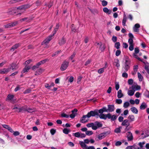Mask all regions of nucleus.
<instances>
[{
    "mask_svg": "<svg viewBox=\"0 0 149 149\" xmlns=\"http://www.w3.org/2000/svg\"><path fill=\"white\" fill-rule=\"evenodd\" d=\"M52 36H51L47 38L42 43V45H43L44 48H48L49 46L47 44L49 43V41L52 39Z\"/></svg>",
    "mask_w": 149,
    "mask_h": 149,
    "instance_id": "f257e3e1",
    "label": "nucleus"
},
{
    "mask_svg": "<svg viewBox=\"0 0 149 149\" xmlns=\"http://www.w3.org/2000/svg\"><path fill=\"white\" fill-rule=\"evenodd\" d=\"M69 62L66 61H64L62 64L60 68V69L62 71L66 70L68 66Z\"/></svg>",
    "mask_w": 149,
    "mask_h": 149,
    "instance_id": "f03ea898",
    "label": "nucleus"
},
{
    "mask_svg": "<svg viewBox=\"0 0 149 149\" xmlns=\"http://www.w3.org/2000/svg\"><path fill=\"white\" fill-rule=\"evenodd\" d=\"M87 114L89 118L91 116H94L99 115L98 113L97 110L91 111L90 112H88Z\"/></svg>",
    "mask_w": 149,
    "mask_h": 149,
    "instance_id": "7ed1b4c3",
    "label": "nucleus"
},
{
    "mask_svg": "<svg viewBox=\"0 0 149 149\" xmlns=\"http://www.w3.org/2000/svg\"><path fill=\"white\" fill-rule=\"evenodd\" d=\"M27 108H25L24 107H22L21 108H18L17 106H15L13 109L15 110V111L17 112H20L22 111H26Z\"/></svg>",
    "mask_w": 149,
    "mask_h": 149,
    "instance_id": "20e7f679",
    "label": "nucleus"
},
{
    "mask_svg": "<svg viewBox=\"0 0 149 149\" xmlns=\"http://www.w3.org/2000/svg\"><path fill=\"white\" fill-rule=\"evenodd\" d=\"M102 126V124L101 122L96 121L94 123V127L95 129L94 130H96L98 128L101 127Z\"/></svg>",
    "mask_w": 149,
    "mask_h": 149,
    "instance_id": "39448f33",
    "label": "nucleus"
},
{
    "mask_svg": "<svg viewBox=\"0 0 149 149\" xmlns=\"http://www.w3.org/2000/svg\"><path fill=\"white\" fill-rule=\"evenodd\" d=\"M89 117H88L87 114L86 115H84L83 116V117L81 119V121L82 123H85L87 122L88 120V118Z\"/></svg>",
    "mask_w": 149,
    "mask_h": 149,
    "instance_id": "423d86ee",
    "label": "nucleus"
},
{
    "mask_svg": "<svg viewBox=\"0 0 149 149\" xmlns=\"http://www.w3.org/2000/svg\"><path fill=\"white\" fill-rule=\"evenodd\" d=\"M30 6H31L29 5H23L17 7V9L21 10H23L24 11L26 9L29 8Z\"/></svg>",
    "mask_w": 149,
    "mask_h": 149,
    "instance_id": "0eeeda50",
    "label": "nucleus"
},
{
    "mask_svg": "<svg viewBox=\"0 0 149 149\" xmlns=\"http://www.w3.org/2000/svg\"><path fill=\"white\" fill-rule=\"evenodd\" d=\"M127 138L128 141H131L133 139V136L132 133L128 132L126 134Z\"/></svg>",
    "mask_w": 149,
    "mask_h": 149,
    "instance_id": "6e6552de",
    "label": "nucleus"
},
{
    "mask_svg": "<svg viewBox=\"0 0 149 149\" xmlns=\"http://www.w3.org/2000/svg\"><path fill=\"white\" fill-rule=\"evenodd\" d=\"M10 71V68H4L0 70V73L2 74H6Z\"/></svg>",
    "mask_w": 149,
    "mask_h": 149,
    "instance_id": "1a4fd4ad",
    "label": "nucleus"
},
{
    "mask_svg": "<svg viewBox=\"0 0 149 149\" xmlns=\"http://www.w3.org/2000/svg\"><path fill=\"white\" fill-rule=\"evenodd\" d=\"M121 125L127 127L130 125V123L128 120L126 119L123 121Z\"/></svg>",
    "mask_w": 149,
    "mask_h": 149,
    "instance_id": "9d476101",
    "label": "nucleus"
},
{
    "mask_svg": "<svg viewBox=\"0 0 149 149\" xmlns=\"http://www.w3.org/2000/svg\"><path fill=\"white\" fill-rule=\"evenodd\" d=\"M105 137V133H102L99 134L97 137V138H96L95 139L98 141L99 140H101Z\"/></svg>",
    "mask_w": 149,
    "mask_h": 149,
    "instance_id": "9b49d317",
    "label": "nucleus"
},
{
    "mask_svg": "<svg viewBox=\"0 0 149 149\" xmlns=\"http://www.w3.org/2000/svg\"><path fill=\"white\" fill-rule=\"evenodd\" d=\"M108 112H111L114 110V105H108Z\"/></svg>",
    "mask_w": 149,
    "mask_h": 149,
    "instance_id": "f8f14e48",
    "label": "nucleus"
},
{
    "mask_svg": "<svg viewBox=\"0 0 149 149\" xmlns=\"http://www.w3.org/2000/svg\"><path fill=\"white\" fill-rule=\"evenodd\" d=\"M79 144L83 149H86L88 146L85 144V143L83 141H79Z\"/></svg>",
    "mask_w": 149,
    "mask_h": 149,
    "instance_id": "ddd939ff",
    "label": "nucleus"
},
{
    "mask_svg": "<svg viewBox=\"0 0 149 149\" xmlns=\"http://www.w3.org/2000/svg\"><path fill=\"white\" fill-rule=\"evenodd\" d=\"M131 88L135 91H137L140 89L141 87L140 86L137 85H133L132 86Z\"/></svg>",
    "mask_w": 149,
    "mask_h": 149,
    "instance_id": "4468645a",
    "label": "nucleus"
},
{
    "mask_svg": "<svg viewBox=\"0 0 149 149\" xmlns=\"http://www.w3.org/2000/svg\"><path fill=\"white\" fill-rule=\"evenodd\" d=\"M140 27V25L139 24H136L133 27L134 31L135 32H139L138 28Z\"/></svg>",
    "mask_w": 149,
    "mask_h": 149,
    "instance_id": "2eb2a0df",
    "label": "nucleus"
},
{
    "mask_svg": "<svg viewBox=\"0 0 149 149\" xmlns=\"http://www.w3.org/2000/svg\"><path fill=\"white\" fill-rule=\"evenodd\" d=\"M77 111V110L76 109H74V110H72V113L70 115V117L72 118H74L75 116V114Z\"/></svg>",
    "mask_w": 149,
    "mask_h": 149,
    "instance_id": "dca6fc26",
    "label": "nucleus"
},
{
    "mask_svg": "<svg viewBox=\"0 0 149 149\" xmlns=\"http://www.w3.org/2000/svg\"><path fill=\"white\" fill-rule=\"evenodd\" d=\"M123 96V94L122 93L121 90H119L117 92V97L118 98H121Z\"/></svg>",
    "mask_w": 149,
    "mask_h": 149,
    "instance_id": "f3484780",
    "label": "nucleus"
},
{
    "mask_svg": "<svg viewBox=\"0 0 149 149\" xmlns=\"http://www.w3.org/2000/svg\"><path fill=\"white\" fill-rule=\"evenodd\" d=\"M125 65H130V60L128 57L125 56Z\"/></svg>",
    "mask_w": 149,
    "mask_h": 149,
    "instance_id": "a211bd4d",
    "label": "nucleus"
},
{
    "mask_svg": "<svg viewBox=\"0 0 149 149\" xmlns=\"http://www.w3.org/2000/svg\"><path fill=\"white\" fill-rule=\"evenodd\" d=\"M147 107V105L146 103L143 102L140 107V108L141 110H144Z\"/></svg>",
    "mask_w": 149,
    "mask_h": 149,
    "instance_id": "6ab92c4d",
    "label": "nucleus"
},
{
    "mask_svg": "<svg viewBox=\"0 0 149 149\" xmlns=\"http://www.w3.org/2000/svg\"><path fill=\"white\" fill-rule=\"evenodd\" d=\"M103 11L104 13L108 14H110L112 12L111 10L107 8L106 7L104 8H103Z\"/></svg>",
    "mask_w": 149,
    "mask_h": 149,
    "instance_id": "aec40b11",
    "label": "nucleus"
},
{
    "mask_svg": "<svg viewBox=\"0 0 149 149\" xmlns=\"http://www.w3.org/2000/svg\"><path fill=\"white\" fill-rule=\"evenodd\" d=\"M113 64L117 68H119L120 66V65L119 64V61L118 59H116L114 60Z\"/></svg>",
    "mask_w": 149,
    "mask_h": 149,
    "instance_id": "412c9836",
    "label": "nucleus"
},
{
    "mask_svg": "<svg viewBox=\"0 0 149 149\" xmlns=\"http://www.w3.org/2000/svg\"><path fill=\"white\" fill-rule=\"evenodd\" d=\"M30 68V67L29 66H26L23 69L22 72V73H24L26 72H27Z\"/></svg>",
    "mask_w": 149,
    "mask_h": 149,
    "instance_id": "4be33fe9",
    "label": "nucleus"
},
{
    "mask_svg": "<svg viewBox=\"0 0 149 149\" xmlns=\"http://www.w3.org/2000/svg\"><path fill=\"white\" fill-rule=\"evenodd\" d=\"M130 88L127 91V94L129 95L132 96L134 94L135 91L134 90H130Z\"/></svg>",
    "mask_w": 149,
    "mask_h": 149,
    "instance_id": "5701e85b",
    "label": "nucleus"
},
{
    "mask_svg": "<svg viewBox=\"0 0 149 149\" xmlns=\"http://www.w3.org/2000/svg\"><path fill=\"white\" fill-rule=\"evenodd\" d=\"M127 18L126 17V15L125 14H124L123 17L122 21V24L123 26H126V22L127 21Z\"/></svg>",
    "mask_w": 149,
    "mask_h": 149,
    "instance_id": "b1692460",
    "label": "nucleus"
},
{
    "mask_svg": "<svg viewBox=\"0 0 149 149\" xmlns=\"http://www.w3.org/2000/svg\"><path fill=\"white\" fill-rule=\"evenodd\" d=\"M128 118L130 120V122L134 121L135 120L134 116L133 115H129L128 117Z\"/></svg>",
    "mask_w": 149,
    "mask_h": 149,
    "instance_id": "393cba45",
    "label": "nucleus"
},
{
    "mask_svg": "<svg viewBox=\"0 0 149 149\" xmlns=\"http://www.w3.org/2000/svg\"><path fill=\"white\" fill-rule=\"evenodd\" d=\"M86 126L88 127H91L92 129L94 130L95 129V127H94V123H88L86 125Z\"/></svg>",
    "mask_w": 149,
    "mask_h": 149,
    "instance_id": "a878e982",
    "label": "nucleus"
},
{
    "mask_svg": "<svg viewBox=\"0 0 149 149\" xmlns=\"http://www.w3.org/2000/svg\"><path fill=\"white\" fill-rule=\"evenodd\" d=\"M131 111L134 113L137 114L138 113V110L137 109L134 107H133L131 108Z\"/></svg>",
    "mask_w": 149,
    "mask_h": 149,
    "instance_id": "bb28decb",
    "label": "nucleus"
},
{
    "mask_svg": "<svg viewBox=\"0 0 149 149\" xmlns=\"http://www.w3.org/2000/svg\"><path fill=\"white\" fill-rule=\"evenodd\" d=\"M59 25L58 24H57L56 27L54 29V31L53 32V36L54 35L56 34V31H58V29L59 28Z\"/></svg>",
    "mask_w": 149,
    "mask_h": 149,
    "instance_id": "cd10ccee",
    "label": "nucleus"
},
{
    "mask_svg": "<svg viewBox=\"0 0 149 149\" xmlns=\"http://www.w3.org/2000/svg\"><path fill=\"white\" fill-rule=\"evenodd\" d=\"M99 118L101 119H103L104 120L106 119V115L104 114H101L99 115Z\"/></svg>",
    "mask_w": 149,
    "mask_h": 149,
    "instance_id": "c85d7f7f",
    "label": "nucleus"
},
{
    "mask_svg": "<svg viewBox=\"0 0 149 149\" xmlns=\"http://www.w3.org/2000/svg\"><path fill=\"white\" fill-rule=\"evenodd\" d=\"M65 42V40L64 38H62L59 41V43L60 45H62Z\"/></svg>",
    "mask_w": 149,
    "mask_h": 149,
    "instance_id": "c756f323",
    "label": "nucleus"
},
{
    "mask_svg": "<svg viewBox=\"0 0 149 149\" xmlns=\"http://www.w3.org/2000/svg\"><path fill=\"white\" fill-rule=\"evenodd\" d=\"M43 70L41 68L38 69L36 72L35 74L36 75L40 74L42 72Z\"/></svg>",
    "mask_w": 149,
    "mask_h": 149,
    "instance_id": "7c9ffc66",
    "label": "nucleus"
},
{
    "mask_svg": "<svg viewBox=\"0 0 149 149\" xmlns=\"http://www.w3.org/2000/svg\"><path fill=\"white\" fill-rule=\"evenodd\" d=\"M133 56L136 58L139 61L143 62V63H145L139 57H138L137 54H133Z\"/></svg>",
    "mask_w": 149,
    "mask_h": 149,
    "instance_id": "2f4dec72",
    "label": "nucleus"
},
{
    "mask_svg": "<svg viewBox=\"0 0 149 149\" xmlns=\"http://www.w3.org/2000/svg\"><path fill=\"white\" fill-rule=\"evenodd\" d=\"M145 69L147 71V72L149 74V65L148 63L145 65Z\"/></svg>",
    "mask_w": 149,
    "mask_h": 149,
    "instance_id": "473e14b6",
    "label": "nucleus"
},
{
    "mask_svg": "<svg viewBox=\"0 0 149 149\" xmlns=\"http://www.w3.org/2000/svg\"><path fill=\"white\" fill-rule=\"evenodd\" d=\"M13 10L14 9L13 8H11L8 10V13L9 14L13 15L15 13L14 12H13Z\"/></svg>",
    "mask_w": 149,
    "mask_h": 149,
    "instance_id": "72a5a7b5",
    "label": "nucleus"
},
{
    "mask_svg": "<svg viewBox=\"0 0 149 149\" xmlns=\"http://www.w3.org/2000/svg\"><path fill=\"white\" fill-rule=\"evenodd\" d=\"M17 68L16 66V65L15 64H12L11 65L10 68H10V70L12 69L13 70L14 69H16Z\"/></svg>",
    "mask_w": 149,
    "mask_h": 149,
    "instance_id": "f704fd0d",
    "label": "nucleus"
},
{
    "mask_svg": "<svg viewBox=\"0 0 149 149\" xmlns=\"http://www.w3.org/2000/svg\"><path fill=\"white\" fill-rule=\"evenodd\" d=\"M138 77L140 81H142L143 79V77L141 74L139 72L138 73Z\"/></svg>",
    "mask_w": 149,
    "mask_h": 149,
    "instance_id": "c9c22d12",
    "label": "nucleus"
},
{
    "mask_svg": "<svg viewBox=\"0 0 149 149\" xmlns=\"http://www.w3.org/2000/svg\"><path fill=\"white\" fill-rule=\"evenodd\" d=\"M122 128L121 127H119L115 129L114 131L116 133H118L120 132L121 131V129Z\"/></svg>",
    "mask_w": 149,
    "mask_h": 149,
    "instance_id": "e433bc0d",
    "label": "nucleus"
},
{
    "mask_svg": "<svg viewBox=\"0 0 149 149\" xmlns=\"http://www.w3.org/2000/svg\"><path fill=\"white\" fill-rule=\"evenodd\" d=\"M19 46V44H16L13 46L11 49V50H12L13 51H14L15 49H17V47Z\"/></svg>",
    "mask_w": 149,
    "mask_h": 149,
    "instance_id": "4c0bfd02",
    "label": "nucleus"
},
{
    "mask_svg": "<svg viewBox=\"0 0 149 149\" xmlns=\"http://www.w3.org/2000/svg\"><path fill=\"white\" fill-rule=\"evenodd\" d=\"M120 43L119 42H116L115 44V47H116L117 49H119L120 48Z\"/></svg>",
    "mask_w": 149,
    "mask_h": 149,
    "instance_id": "58836bf2",
    "label": "nucleus"
},
{
    "mask_svg": "<svg viewBox=\"0 0 149 149\" xmlns=\"http://www.w3.org/2000/svg\"><path fill=\"white\" fill-rule=\"evenodd\" d=\"M30 20V19L28 17H24L20 20V21L21 22H22L23 21H26V22L29 21Z\"/></svg>",
    "mask_w": 149,
    "mask_h": 149,
    "instance_id": "ea45409f",
    "label": "nucleus"
},
{
    "mask_svg": "<svg viewBox=\"0 0 149 149\" xmlns=\"http://www.w3.org/2000/svg\"><path fill=\"white\" fill-rule=\"evenodd\" d=\"M93 134V132L92 131H87L86 132V134L88 136H90Z\"/></svg>",
    "mask_w": 149,
    "mask_h": 149,
    "instance_id": "a19ab883",
    "label": "nucleus"
},
{
    "mask_svg": "<svg viewBox=\"0 0 149 149\" xmlns=\"http://www.w3.org/2000/svg\"><path fill=\"white\" fill-rule=\"evenodd\" d=\"M129 105H130V103L128 102H125L124 104L123 107L125 108H127L129 107Z\"/></svg>",
    "mask_w": 149,
    "mask_h": 149,
    "instance_id": "79ce46f5",
    "label": "nucleus"
},
{
    "mask_svg": "<svg viewBox=\"0 0 149 149\" xmlns=\"http://www.w3.org/2000/svg\"><path fill=\"white\" fill-rule=\"evenodd\" d=\"M70 132V130L69 129H68L67 128H64L63 130V132L66 134H68L69 132Z\"/></svg>",
    "mask_w": 149,
    "mask_h": 149,
    "instance_id": "37998d69",
    "label": "nucleus"
},
{
    "mask_svg": "<svg viewBox=\"0 0 149 149\" xmlns=\"http://www.w3.org/2000/svg\"><path fill=\"white\" fill-rule=\"evenodd\" d=\"M104 68H103L99 69L98 70V72L99 74H102L103 73L104 70Z\"/></svg>",
    "mask_w": 149,
    "mask_h": 149,
    "instance_id": "c03bdc74",
    "label": "nucleus"
},
{
    "mask_svg": "<svg viewBox=\"0 0 149 149\" xmlns=\"http://www.w3.org/2000/svg\"><path fill=\"white\" fill-rule=\"evenodd\" d=\"M139 52V49L138 47H136L134 49V52L133 54H137Z\"/></svg>",
    "mask_w": 149,
    "mask_h": 149,
    "instance_id": "a18cd8bd",
    "label": "nucleus"
},
{
    "mask_svg": "<svg viewBox=\"0 0 149 149\" xmlns=\"http://www.w3.org/2000/svg\"><path fill=\"white\" fill-rule=\"evenodd\" d=\"M133 40L132 39L129 38L128 39V42L130 45H134L133 43Z\"/></svg>",
    "mask_w": 149,
    "mask_h": 149,
    "instance_id": "49530a36",
    "label": "nucleus"
},
{
    "mask_svg": "<svg viewBox=\"0 0 149 149\" xmlns=\"http://www.w3.org/2000/svg\"><path fill=\"white\" fill-rule=\"evenodd\" d=\"M80 133L77 132L74 133H73V135L75 137L79 138Z\"/></svg>",
    "mask_w": 149,
    "mask_h": 149,
    "instance_id": "de8ad7c7",
    "label": "nucleus"
},
{
    "mask_svg": "<svg viewBox=\"0 0 149 149\" xmlns=\"http://www.w3.org/2000/svg\"><path fill=\"white\" fill-rule=\"evenodd\" d=\"M100 48L102 51H103L105 49V48L104 45L102 46V43L100 42Z\"/></svg>",
    "mask_w": 149,
    "mask_h": 149,
    "instance_id": "09e8293b",
    "label": "nucleus"
},
{
    "mask_svg": "<svg viewBox=\"0 0 149 149\" xmlns=\"http://www.w3.org/2000/svg\"><path fill=\"white\" fill-rule=\"evenodd\" d=\"M107 3H107V1H106L103 0L102 1V5L104 6H107Z\"/></svg>",
    "mask_w": 149,
    "mask_h": 149,
    "instance_id": "8fccbe9b",
    "label": "nucleus"
},
{
    "mask_svg": "<svg viewBox=\"0 0 149 149\" xmlns=\"http://www.w3.org/2000/svg\"><path fill=\"white\" fill-rule=\"evenodd\" d=\"M122 102V101L120 99H117L116 100V102L118 104H120Z\"/></svg>",
    "mask_w": 149,
    "mask_h": 149,
    "instance_id": "3c124183",
    "label": "nucleus"
},
{
    "mask_svg": "<svg viewBox=\"0 0 149 149\" xmlns=\"http://www.w3.org/2000/svg\"><path fill=\"white\" fill-rule=\"evenodd\" d=\"M26 111L29 112L31 113L34 111V110L30 108H27Z\"/></svg>",
    "mask_w": 149,
    "mask_h": 149,
    "instance_id": "603ef678",
    "label": "nucleus"
},
{
    "mask_svg": "<svg viewBox=\"0 0 149 149\" xmlns=\"http://www.w3.org/2000/svg\"><path fill=\"white\" fill-rule=\"evenodd\" d=\"M126 149H136V148L135 146L133 145L128 146L126 148Z\"/></svg>",
    "mask_w": 149,
    "mask_h": 149,
    "instance_id": "864d4df0",
    "label": "nucleus"
},
{
    "mask_svg": "<svg viewBox=\"0 0 149 149\" xmlns=\"http://www.w3.org/2000/svg\"><path fill=\"white\" fill-rule=\"evenodd\" d=\"M129 48L130 51H133L134 49V45H130Z\"/></svg>",
    "mask_w": 149,
    "mask_h": 149,
    "instance_id": "5fc2aeb1",
    "label": "nucleus"
},
{
    "mask_svg": "<svg viewBox=\"0 0 149 149\" xmlns=\"http://www.w3.org/2000/svg\"><path fill=\"white\" fill-rule=\"evenodd\" d=\"M130 67V65H125V67L124 68L125 70V71H127Z\"/></svg>",
    "mask_w": 149,
    "mask_h": 149,
    "instance_id": "6e6d98bb",
    "label": "nucleus"
},
{
    "mask_svg": "<svg viewBox=\"0 0 149 149\" xmlns=\"http://www.w3.org/2000/svg\"><path fill=\"white\" fill-rule=\"evenodd\" d=\"M14 97L13 95H9L8 96V99L9 100H12Z\"/></svg>",
    "mask_w": 149,
    "mask_h": 149,
    "instance_id": "4d7b16f0",
    "label": "nucleus"
},
{
    "mask_svg": "<svg viewBox=\"0 0 149 149\" xmlns=\"http://www.w3.org/2000/svg\"><path fill=\"white\" fill-rule=\"evenodd\" d=\"M138 69V66L137 65H135L134 67V70L135 74Z\"/></svg>",
    "mask_w": 149,
    "mask_h": 149,
    "instance_id": "13d9d810",
    "label": "nucleus"
},
{
    "mask_svg": "<svg viewBox=\"0 0 149 149\" xmlns=\"http://www.w3.org/2000/svg\"><path fill=\"white\" fill-rule=\"evenodd\" d=\"M121 53V51L120 50H117L116 52V56H119Z\"/></svg>",
    "mask_w": 149,
    "mask_h": 149,
    "instance_id": "bf43d9fd",
    "label": "nucleus"
},
{
    "mask_svg": "<svg viewBox=\"0 0 149 149\" xmlns=\"http://www.w3.org/2000/svg\"><path fill=\"white\" fill-rule=\"evenodd\" d=\"M133 83V80L132 79H130L128 81V83L129 85H132Z\"/></svg>",
    "mask_w": 149,
    "mask_h": 149,
    "instance_id": "052dcab7",
    "label": "nucleus"
},
{
    "mask_svg": "<svg viewBox=\"0 0 149 149\" xmlns=\"http://www.w3.org/2000/svg\"><path fill=\"white\" fill-rule=\"evenodd\" d=\"M145 144V142H140L138 143V145L141 148H142L143 147V145H144Z\"/></svg>",
    "mask_w": 149,
    "mask_h": 149,
    "instance_id": "680f3d73",
    "label": "nucleus"
},
{
    "mask_svg": "<svg viewBox=\"0 0 149 149\" xmlns=\"http://www.w3.org/2000/svg\"><path fill=\"white\" fill-rule=\"evenodd\" d=\"M11 26L13 27L17 25V22H13L11 23Z\"/></svg>",
    "mask_w": 149,
    "mask_h": 149,
    "instance_id": "e2e57ef3",
    "label": "nucleus"
},
{
    "mask_svg": "<svg viewBox=\"0 0 149 149\" xmlns=\"http://www.w3.org/2000/svg\"><path fill=\"white\" fill-rule=\"evenodd\" d=\"M11 26L13 27L17 25V22H13L11 23Z\"/></svg>",
    "mask_w": 149,
    "mask_h": 149,
    "instance_id": "0e129e2a",
    "label": "nucleus"
},
{
    "mask_svg": "<svg viewBox=\"0 0 149 149\" xmlns=\"http://www.w3.org/2000/svg\"><path fill=\"white\" fill-rule=\"evenodd\" d=\"M116 118L117 117L116 115H113L111 116V119L112 120H114L116 119Z\"/></svg>",
    "mask_w": 149,
    "mask_h": 149,
    "instance_id": "69168bd1",
    "label": "nucleus"
},
{
    "mask_svg": "<svg viewBox=\"0 0 149 149\" xmlns=\"http://www.w3.org/2000/svg\"><path fill=\"white\" fill-rule=\"evenodd\" d=\"M122 76L123 77L127 78L128 77V74L124 72L123 73Z\"/></svg>",
    "mask_w": 149,
    "mask_h": 149,
    "instance_id": "338daca9",
    "label": "nucleus"
},
{
    "mask_svg": "<svg viewBox=\"0 0 149 149\" xmlns=\"http://www.w3.org/2000/svg\"><path fill=\"white\" fill-rule=\"evenodd\" d=\"M141 94L139 92H137L135 94V96L137 98H139L140 97Z\"/></svg>",
    "mask_w": 149,
    "mask_h": 149,
    "instance_id": "774afa93",
    "label": "nucleus"
}]
</instances>
